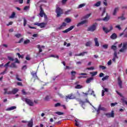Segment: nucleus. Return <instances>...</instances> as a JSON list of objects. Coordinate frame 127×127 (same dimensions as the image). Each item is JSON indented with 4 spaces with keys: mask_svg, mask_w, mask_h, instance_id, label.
Returning a JSON list of instances; mask_svg holds the SVG:
<instances>
[{
    "mask_svg": "<svg viewBox=\"0 0 127 127\" xmlns=\"http://www.w3.org/2000/svg\"><path fill=\"white\" fill-rule=\"evenodd\" d=\"M8 90V88H5L4 89V95H6V94L7 95H15V94L17 93V92H18V89L17 88H14L11 91H8L7 90Z\"/></svg>",
    "mask_w": 127,
    "mask_h": 127,
    "instance_id": "1",
    "label": "nucleus"
},
{
    "mask_svg": "<svg viewBox=\"0 0 127 127\" xmlns=\"http://www.w3.org/2000/svg\"><path fill=\"white\" fill-rule=\"evenodd\" d=\"M56 12L57 17L61 16V14H63V9H62L58 5H56Z\"/></svg>",
    "mask_w": 127,
    "mask_h": 127,
    "instance_id": "2",
    "label": "nucleus"
},
{
    "mask_svg": "<svg viewBox=\"0 0 127 127\" xmlns=\"http://www.w3.org/2000/svg\"><path fill=\"white\" fill-rule=\"evenodd\" d=\"M98 25V24L96 23L92 24L91 26H89L87 28V31H91V32H93L97 29V26Z\"/></svg>",
    "mask_w": 127,
    "mask_h": 127,
    "instance_id": "3",
    "label": "nucleus"
},
{
    "mask_svg": "<svg viewBox=\"0 0 127 127\" xmlns=\"http://www.w3.org/2000/svg\"><path fill=\"white\" fill-rule=\"evenodd\" d=\"M75 99H76V96L73 93L69 94L65 97L66 101H68V99H69V100H74Z\"/></svg>",
    "mask_w": 127,
    "mask_h": 127,
    "instance_id": "4",
    "label": "nucleus"
},
{
    "mask_svg": "<svg viewBox=\"0 0 127 127\" xmlns=\"http://www.w3.org/2000/svg\"><path fill=\"white\" fill-rule=\"evenodd\" d=\"M46 23L42 22V23H38V22H35L34 24V25H37V26H40L41 28H44L45 26L47 25Z\"/></svg>",
    "mask_w": 127,
    "mask_h": 127,
    "instance_id": "5",
    "label": "nucleus"
},
{
    "mask_svg": "<svg viewBox=\"0 0 127 127\" xmlns=\"http://www.w3.org/2000/svg\"><path fill=\"white\" fill-rule=\"evenodd\" d=\"M22 100H23V101H25L29 106H33V102L30 99L27 98H23Z\"/></svg>",
    "mask_w": 127,
    "mask_h": 127,
    "instance_id": "6",
    "label": "nucleus"
},
{
    "mask_svg": "<svg viewBox=\"0 0 127 127\" xmlns=\"http://www.w3.org/2000/svg\"><path fill=\"white\" fill-rule=\"evenodd\" d=\"M127 49V43H123V47L120 50V52H125V50Z\"/></svg>",
    "mask_w": 127,
    "mask_h": 127,
    "instance_id": "7",
    "label": "nucleus"
},
{
    "mask_svg": "<svg viewBox=\"0 0 127 127\" xmlns=\"http://www.w3.org/2000/svg\"><path fill=\"white\" fill-rule=\"evenodd\" d=\"M105 116L107 117V118H115V114L114 113V111H112L111 113L105 114Z\"/></svg>",
    "mask_w": 127,
    "mask_h": 127,
    "instance_id": "8",
    "label": "nucleus"
},
{
    "mask_svg": "<svg viewBox=\"0 0 127 127\" xmlns=\"http://www.w3.org/2000/svg\"><path fill=\"white\" fill-rule=\"evenodd\" d=\"M9 63H10V62H8L7 64H6L4 65V67H5V69L3 72L0 73L1 75H3L4 74H6V71H7V67H8V65H9Z\"/></svg>",
    "mask_w": 127,
    "mask_h": 127,
    "instance_id": "9",
    "label": "nucleus"
},
{
    "mask_svg": "<svg viewBox=\"0 0 127 127\" xmlns=\"http://www.w3.org/2000/svg\"><path fill=\"white\" fill-rule=\"evenodd\" d=\"M8 59L10 61H12V62H13V61L15 60V63H18V64H19V63H20L19 61L18 60V59L17 58H15L14 59L12 57H8Z\"/></svg>",
    "mask_w": 127,
    "mask_h": 127,
    "instance_id": "10",
    "label": "nucleus"
},
{
    "mask_svg": "<svg viewBox=\"0 0 127 127\" xmlns=\"http://www.w3.org/2000/svg\"><path fill=\"white\" fill-rule=\"evenodd\" d=\"M37 48H38L39 53H41V52H42V51H43V50L45 49V46H40V45H37Z\"/></svg>",
    "mask_w": 127,
    "mask_h": 127,
    "instance_id": "11",
    "label": "nucleus"
},
{
    "mask_svg": "<svg viewBox=\"0 0 127 127\" xmlns=\"http://www.w3.org/2000/svg\"><path fill=\"white\" fill-rule=\"evenodd\" d=\"M75 27V26H71L69 28L66 29V30L63 31V33H67V32H69V31H71L73 28Z\"/></svg>",
    "mask_w": 127,
    "mask_h": 127,
    "instance_id": "12",
    "label": "nucleus"
},
{
    "mask_svg": "<svg viewBox=\"0 0 127 127\" xmlns=\"http://www.w3.org/2000/svg\"><path fill=\"white\" fill-rule=\"evenodd\" d=\"M100 111H107V109L100 105L97 110V114H100Z\"/></svg>",
    "mask_w": 127,
    "mask_h": 127,
    "instance_id": "13",
    "label": "nucleus"
},
{
    "mask_svg": "<svg viewBox=\"0 0 127 127\" xmlns=\"http://www.w3.org/2000/svg\"><path fill=\"white\" fill-rule=\"evenodd\" d=\"M119 10H120L119 7H115L113 10V15H117V13H118Z\"/></svg>",
    "mask_w": 127,
    "mask_h": 127,
    "instance_id": "14",
    "label": "nucleus"
},
{
    "mask_svg": "<svg viewBox=\"0 0 127 127\" xmlns=\"http://www.w3.org/2000/svg\"><path fill=\"white\" fill-rule=\"evenodd\" d=\"M40 11L39 15L41 16V17H43V15H44L45 13H44V11L43 10V9H42V7H41V6L40 7Z\"/></svg>",
    "mask_w": 127,
    "mask_h": 127,
    "instance_id": "15",
    "label": "nucleus"
},
{
    "mask_svg": "<svg viewBox=\"0 0 127 127\" xmlns=\"http://www.w3.org/2000/svg\"><path fill=\"white\" fill-rule=\"evenodd\" d=\"M118 85H119L120 88H123V86H122L123 82L121 80V78L118 77Z\"/></svg>",
    "mask_w": 127,
    "mask_h": 127,
    "instance_id": "16",
    "label": "nucleus"
},
{
    "mask_svg": "<svg viewBox=\"0 0 127 127\" xmlns=\"http://www.w3.org/2000/svg\"><path fill=\"white\" fill-rule=\"evenodd\" d=\"M110 19V17H109V16H106L105 17L102 18V19H98V20H103V21H109Z\"/></svg>",
    "mask_w": 127,
    "mask_h": 127,
    "instance_id": "17",
    "label": "nucleus"
},
{
    "mask_svg": "<svg viewBox=\"0 0 127 127\" xmlns=\"http://www.w3.org/2000/svg\"><path fill=\"white\" fill-rule=\"evenodd\" d=\"M94 42L95 44V46H97V47H99V46H100V44H99V41L97 38H94Z\"/></svg>",
    "mask_w": 127,
    "mask_h": 127,
    "instance_id": "18",
    "label": "nucleus"
},
{
    "mask_svg": "<svg viewBox=\"0 0 127 127\" xmlns=\"http://www.w3.org/2000/svg\"><path fill=\"white\" fill-rule=\"evenodd\" d=\"M67 25V24L65 22L63 23L62 25L58 28V29H63L65 26Z\"/></svg>",
    "mask_w": 127,
    "mask_h": 127,
    "instance_id": "19",
    "label": "nucleus"
},
{
    "mask_svg": "<svg viewBox=\"0 0 127 127\" xmlns=\"http://www.w3.org/2000/svg\"><path fill=\"white\" fill-rule=\"evenodd\" d=\"M91 13H89L84 15V16L82 17V19H87L89 18V17L91 16Z\"/></svg>",
    "mask_w": 127,
    "mask_h": 127,
    "instance_id": "20",
    "label": "nucleus"
},
{
    "mask_svg": "<svg viewBox=\"0 0 127 127\" xmlns=\"http://www.w3.org/2000/svg\"><path fill=\"white\" fill-rule=\"evenodd\" d=\"M87 53H88V52H83L81 53H80L79 54H76L75 55V56H84V55H85V54H87Z\"/></svg>",
    "mask_w": 127,
    "mask_h": 127,
    "instance_id": "21",
    "label": "nucleus"
},
{
    "mask_svg": "<svg viewBox=\"0 0 127 127\" xmlns=\"http://www.w3.org/2000/svg\"><path fill=\"white\" fill-rule=\"evenodd\" d=\"M16 109V106H12L6 109V111H13V110H15Z\"/></svg>",
    "mask_w": 127,
    "mask_h": 127,
    "instance_id": "22",
    "label": "nucleus"
},
{
    "mask_svg": "<svg viewBox=\"0 0 127 127\" xmlns=\"http://www.w3.org/2000/svg\"><path fill=\"white\" fill-rule=\"evenodd\" d=\"M105 92H109V89L108 88H104V90H102V96L104 97L105 96Z\"/></svg>",
    "mask_w": 127,
    "mask_h": 127,
    "instance_id": "23",
    "label": "nucleus"
},
{
    "mask_svg": "<svg viewBox=\"0 0 127 127\" xmlns=\"http://www.w3.org/2000/svg\"><path fill=\"white\" fill-rule=\"evenodd\" d=\"M103 30L105 32V33H109V32H110V30L109 29L105 27H103Z\"/></svg>",
    "mask_w": 127,
    "mask_h": 127,
    "instance_id": "24",
    "label": "nucleus"
},
{
    "mask_svg": "<svg viewBox=\"0 0 127 127\" xmlns=\"http://www.w3.org/2000/svg\"><path fill=\"white\" fill-rule=\"evenodd\" d=\"M117 34L116 33H113L111 36H110V38H111V39H116L117 38Z\"/></svg>",
    "mask_w": 127,
    "mask_h": 127,
    "instance_id": "25",
    "label": "nucleus"
},
{
    "mask_svg": "<svg viewBox=\"0 0 127 127\" xmlns=\"http://www.w3.org/2000/svg\"><path fill=\"white\" fill-rule=\"evenodd\" d=\"M32 126H33V121H32V120H31L30 121L28 122V127H32Z\"/></svg>",
    "mask_w": 127,
    "mask_h": 127,
    "instance_id": "26",
    "label": "nucleus"
},
{
    "mask_svg": "<svg viewBox=\"0 0 127 127\" xmlns=\"http://www.w3.org/2000/svg\"><path fill=\"white\" fill-rule=\"evenodd\" d=\"M91 45H92V41H89L88 42H86L85 44V46L88 47H91Z\"/></svg>",
    "mask_w": 127,
    "mask_h": 127,
    "instance_id": "27",
    "label": "nucleus"
},
{
    "mask_svg": "<svg viewBox=\"0 0 127 127\" xmlns=\"http://www.w3.org/2000/svg\"><path fill=\"white\" fill-rule=\"evenodd\" d=\"M93 80H94V78H93V77L89 78L86 80V83L87 84H89V83H91V82H92V81H93Z\"/></svg>",
    "mask_w": 127,
    "mask_h": 127,
    "instance_id": "28",
    "label": "nucleus"
},
{
    "mask_svg": "<svg viewBox=\"0 0 127 127\" xmlns=\"http://www.w3.org/2000/svg\"><path fill=\"white\" fill-rule=\"evenodd\" d=\"M101 1H99L94 4V6H96L97 7H98V6H100V5H101Z\"/></svg>",
    "mask_w": 127,
    "mask_h": 127,
    "instance_id": "29",
    "label": "nucleus"
},
{
    "mask_svg": "<svg viewBox=\"0 0 127 127\" xmlns=\"http://www.w3.org/2000/svg\"><path fill=\"white\" fill-rule=\"evenodd\" d=\"M90 74H91V77H94V76H96L98 74V71L90 72Z\"/></svg>",
    "mask_w": 127,
    "mask_h": 127,
    "instance_id": "30",
    "label": "nucleus"
},
{
    "mask_svg": "<svg viewBox=\"0 0 127 127\" xmlns=\"http://www.w3.org/2000/svg\"><path fill=\"white\" fill-rule=\"evenodd\" d=\"M86 5V3H83L82 4H80L78 5L77 8H82V7H84Z\"/></svg>",
    "mask_w": 127,
    "mask_h": 127,
    "instance_id": "31",
    "label": "nucleus"
},
{
    "mask_svg": "<svg viewBox=\"0 0 127 127\" xmlns=\"http://www.w3.org/2000/svg\"><path fill=\"white\" fill-rule=\"evenodd\" d=\"M23 25L24 26H25L26 25V24L27 23V20L25 18H23Z\"/></svg>",
    "mask_w": 127,
    "mask_h": 127,
    "instance_id": "32",
    "label": "nucleus"
},
{
    "mask_svg": "<svg viewBox=\"0 0 127 127\" xmlns=\"http://www.w3.org/2000/svg\"><path fill=\"white\" fill-rule=\"evenodd\" d=\"M88 21L87 19L81 21V23H82V24H88Z\"/></svg>",
    "mask_w": 127,
    "mask_h": 127,
    "instance_id": "33",
    "label": "nucleus"
},
{
    "mask_svg": "<svg viewBox=\"0 0 127 127\" xmlns=\"http://www.w3.org/2000/svg\"><path fill=\"white\" fill-rule=\"evenodd\" d=\"M108 79H109V76L106 75V76H104L103 78H102V81H105L106 80H108Z\"/></svg>",
    "mask_w": 127,
    "mask_h": 127,
    "instance_id": "34",
    "label": "nucleus"
},
{
    "mask_svg": "<svg viewBox=\"0 0 127 127\" xmlns=\"http://www.w3.org/2000/svg\"><path fill=\"white\" fill-rule=\"evenodd\" d=\"M14 16H15V12H13L12 14L9 16V18H14Z\"/></svg>",
    "mask_w": 127,
    "mask_h": 127,
    "instance_id": "35",
    "label": "nucleus"
},
{
    "mask_svg": "<svg viewBox=\"0 0 127 127\" xmlns=\"http://www.w3.org/2000/svg\"><path fill=\"white\" fill-rule=\"evenodd\" d=\"M88 92H92L91 95H93V96H94V97H95L96 95H95V92H94V91H93L92 89H89L88 90Z\"/></svg>",
    "mask_w": 127,
    "mask_h": 127,
    "instance_id": "36",
    "label": "nucleus"
},
{
    "mask_svg": "<svg viewBox=\"0 0 127 127\" xmlns=\"http://www.w3.org/2000/svg\"><path fill=\"white\" fill-rule=\"evenodd\" d=\"M10 67L11 68H16V65L15 64V63H12L10 65Z\"/></svg>",
    "mask_w": 127,
    "mask_h": 127,
    "instance_id": "37",
    "label": "nucleus"
},
{
    "mask_svg": "<svg viewBox=\"0 0 127 127\" xmlns=\"http://www.w3.org/2000/svg\"><path fill=\"white\" fill-rule=\"evenodd\" d=\"M65 22H67V23H69V22L71 21V19L69 18H66L65 19Z\"/></svg>",
    "mask_w": 127,
    "mask_h": 127,
    "instance_id": "38",
    "label": "nucleus"
},
{
    "mask_svg": "<svg viewBox=\"0 0 127 127\" xmlns=\"http://www.w3.org/2000/svg\"><path fill=\"white\" fill-rule=\"evenodd\" d=\"M75 89H82L83 86L82 85H77L75 87Z\"/></svg>",
    "mask_w": 127,
    "mask_h": 127,
    "instance_id": "39",
    "label": "nucleus"
},
{
    "mask_svg": "<svg viewBox=\"0 0 127 127\" xmlns=\"http://www.w3.org/2000/svg\"><path fill=\"white\" fill-rule=\"evenodd\" d=\"M15 36L17 38H20L21 37V34H16L15 35Z\"/></svg>",
    "mask_w": 127,
    "mask_h": 127,
    "instance_id": "40",
    "label": "nucleus"
},
{
    "mask_svg": "<svg viewBox=\"0 0 127 127\" xmlns=\"http://www.w3.org/2000/svg\"><path fill=\"white\" fill-rule=\"evenodd\" d=\"M114 57L116 58L117 59H118V58H119V57H118L117 54V51L114 52Z\"/></svg>",
    "mask_w": 127,
    "mask_h": 127,
    "instance_id": "41",
    "label": "nucleus"
},
{
    "mask_svg": "<svg viewBox=\"0 0 127 127\" xmlns=\"http://www.w3.org/2000/svg\"><path fill=\"white\" fill-rule=\"evenodd\" d=\"M99 68H100L102 70H105V69H107V67L104 65H99Z\"/></svg>",
    "mask_w": 127,
    "mask_h": 127,
    "instance_id": "42",
    "label": "nucleus"
},
{
    "mask_svg": "<svg viewBox=\"0 0 127 127\" xmlns=\"http://www.w3.org/2000/svg\"><path fill=\"white\" fill-rule=\"evenodd\" d=\"M32 75L34 78H35V79H37V75L36 74V72L32 73Z\"/></svg>",
    "mask_w": 127,
    "mask_h": 127,
    "instance_id": "43",
    "label": "nucleus"
},
{
    "mask_svg": "<svg viewBox=\"0 0 127 127\" xmlns=\"http://www.w3.org/2000/svg\"><path fill=\"white\" fill-rule=\"evenodd\" d=\"M116 28H118L119 30H121L122 29V27H121V25H117L116 26Z\"/></svg>",
    "mask_w": 127,
    "mask_h": 127,
    "instance_id": "44",
    "label": "nucleus"
},
{
    "mask_svg": "<svg viewBox=\"0 0 127 127\" xmlns=\"http://www.w3.org/2000/svg\"><path fill=\"white\" fill-rule=\"evenodd\" d=\"M111 49H113V50H114V51H116V50H117V46H112L111 47Z\"/></svg>",
    "mask_w": 127,
    "mask_h": 127,
    "instance_id": "45",
    "label": "nucleus"
},
{
    "mask_svg": "<svg viewBox=\"0 0 127 127\" xmlns=\"http://www.w3.org/2000/svg\"><path fill=\"white\" fill-rule=\"evenodd\" d=\"M29 42H30V40H26L24 41V44H28V43H29Z\"/></svg>",
    "mask_w": 127,
    "mask_h": 127,
    "instance_id": "46",
    "label": "nucleus"
},
{
    "mask_svg": "<svg viewBox=\"0 0 127 127\" xmlns=\"http://www.w3.org/2000/svg\"><path fill=\"white\" fill-rule=\"evenodd\" d=\"M51 97L49 95H47V96H46L45 100L46 101H48L50 99Z\"/></svg>",
    "mask_w": 127,
    "mask_h": 127,
    "instance_id": "47",
    "label": "nucleus"
},
{
    "mask_svg": "<svg viewBox=\"0 0 127 127\" xmlns=\"http://www.w3.org/2000/svg\"><path fill=\"white\" fill-rule=\"evenodd\" d=\"M56 114H57V115H58L59 116H62V115H64V113H62V112H56Z\"/></svg>",
    "mask_w": 127,
    "mask_h": 127,
    "instance_id": "48",
    "label": "nucleus"
},
{
    "mask_svg": "<svg viewBox=\"0 0 127 127\" xmlns=\"http://www.w3.org/2000/svg\"><path fill=\"white\" fill-rule=\"evenodd\" d=\"M95 68L94 67V66H91V67H87L86 68V70H94Z\"/></svg>",
    "mask_w": 127,
    "mask_h": 127,
    "instance_id": "49",
    "label": "nucleus"
},
{
    "mask_svg": "<svg viewBox=\"0 0 127 127\" xmlns=\"http://www.w3.org/2000/svg\"><path fill=\"white\" fill-rule=\"evenodd\" d=\"M71 74V76H75V75H76V71H72Z\"/></svg>",
    "mask_w": 127,
    "mask_h": 127,
    "instance_id": "50",
    "label": "nucleus"
},
{
    "mask_svg": "<svg viewBox=\"0 0 127 127\" xmlns=\"http://www.w3.org/2000/svg\"><path fill=\"white\" fill-rule=\"evenodd\" d=\"M108 1V0H103V3L104 4V5H108V3L107 2V1Z\"/></svg>",
    "mask_w": 127,
    "mask_h": 127,
    "instance_id": "51",
    "label": "nucleus"
},
{
    "mask_svg": "<svg viewBox=\"0 0 127 127\" xmlns=\"http://www.w3.org/2000/svg\"><path fill=\"white\" fill-rule=\"evenodd\" d=\"M71 12V9L68 10L67 11H65L64 14H69Z\"/></svg>",
    "mask_w": 127,
    "mask_h": 127,
    "instance_id": "52",
    "label": "nucleus"
},
{
    "mask_svg": "<svg viewBox=\"0 0 127 127\" xmlns=\"http://www.w3.org/2000/svg\"><path fill=\"white\" fill-rule=\"evenodd\" d=\"M81 25H83V24L82 23V22L81 21L80 22L78 23L76 25V26H77V27H79V26H81Z\"/></svg>",
    "mask_w": 127,
    "mask_h": 127,
    "instance_id": "53",
    "label": "nucleus"
},
{
    "mask_svg": "<svg viewBox=\"0 0 127 127\" xmlns=\"http://www.w3.org/2000/svg\"><path fill=\"white\" fill-rule=\"evenodd\" d=\"M16 79L18 80V81H22L21 79L19 78V76L18 75H16Z\"/></svg>",
    "mask_w": 127,
    "mask_h": 127,
    "instance_id": "54",
    "label": "nucleus"
},
{
    "mask_svg": "<svg viewBox=\"0 0 127 127\" xmlns=\"http://www.w3.org/2000/svg\"><path fill=\"white\" fill-rule=\"evenodd\" d=\"M116 105H118V103L115 102L114 103H111V107H115V106H116Z\"/></svg>",
    "mask_w": 127,
    "mask_h": 127,
    "instance_id": "55",
    "label": "nucleus"
},
{
    "mask_svg": "<svg viewBox=\"0 0 127 127\" xmlns=\"http://www.w3.org/2000/svg\"><path fill=\"white\" fill-rule=\"evenodd\" d=\"M105 76V74H104L103 72H101L99 74V77L100 78H102V77H104Z\"/></svg>",
    "mask_w": 127,
    "mask_h": 127,
    "instance_id": "56",
    "label": "nucleus"
},
{
    "mask_svg": "<svg viewBox=\"0 0 127 127\" xmlns=\"http://www.w3.org/2000/svg\"><path fill=\"white\" fill-rule=\"evenodd\" d=\"M16 55L18 56L19 58H23V56L20 55V53H17Z\"/></svg>",
    "mask_w": 127,
    "mask_h": 127,
    "instance_id": "57",
    "label": "nucleus"
},
{
    "mask_svg": "<svg viewBox=\"0 0 127 127\" xmlns=\"http://www.w3.org/2000/svg\"><path fill=\"white\" fill-rule=\"evenodd\" d=\"M29 9V6H25L24 7V10H27Z\"/></svg>",
    "mask_w": 127,
    "mask_h": 127,
    "instance_id": "58",
    "label": "nucleus"
},
{
    "mask_svg": "<svg viewBox=\"0 0 127 127\" xmlns=\"http://www.w3.org/2000/svg\"><path fill=\"white\" fill-rule=\"evenodd\" d=\"M51 57H54V58H57L58 59L59 58V56H54L53 55H52L51 56Z\"/></svg>",
    "mask_w": 127,
    "mask_h": 127,
    "instance_id": "59",
    "label": "nucleus"
},
{
    "mask_svg": "<svg viewBox=\"0 0 127 127\" xmlns=\"http://www.w3.org/2000/svg\"><path fill=\"white\" fill-rule=\"evenodd\" d=\"M68 0H62V2L63 4H65Z\"/></svg>",
    "mask_w": 127,
    "mask_h": 127,
    "instance_id": "60",
    "label": "nucleus"
},
{
    "mask_svg": "<svg viewBox=\"0 0 127 127\" xmlns=\"http://www.w3.org/2000/svg\"><path fill=\"white\" fill-rule=\"evenodd\" d=\"M103 48H104V49H108V45H104L103 46Z\"/></svg>",
    "mask_w": 127,
    "mask_h": 127,
    "instance_id": "61",
    "label": "nucleus"
},
{
    "mask_svg": "<svg viewBox=\"0 0 127 127\" xmlns=\"http://www.w3.org/2000/svg\"><path fill=\"white\" fill-rule=\"evenodd\" d=\"M108 65L109 66L112 65V60H110L108 62Z\"/></svg>",
    "mask_w": 127,
    "mask_h": 127,
    "instance_id": "62",
    "label": "nucleus"
},
{
    "mask_svg": "<svg viewBox=\"0 0 127 127\" xmlns=\"http://www.w3.org/2000/svg\"><path fill=\"white\" fill-rule=\"evenodd\" d=\"M119 18H120L121 19V20H125V19H126V17H125L124 16L120 17Z\"/></svg>",
    "mask_w": 127,
    "mask_h": 127,
    "instance_id": "63",
    "label": "nucleus"
},
{
    "mask_svg": "<svg viewBox=\"0 0 127 127\" xmlns=\"http://www.w3.org/2000/svg\"><path fill=\"white\" fill-rule=\"evenodd\" d=\"M83 97H88V93H83Z\"/></svg>",
    "mask_w": 127,
    "mask_h": 127,
    "instance_id": "64",
    "label": "nucleus"
}]
</instances>
